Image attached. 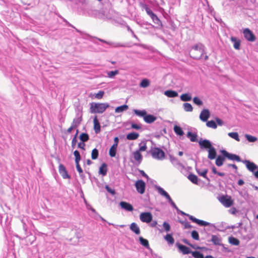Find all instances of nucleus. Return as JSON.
<instances>
[{"instance_id":"nucleus-1","label":"nucleus","mask_w":258,"mask_h":258,"mask_svg":"<svg viewBox=\"0 0 258 258\" xmlns=\"http://www.w3.org/2000/svg\"><path fill=\"white\" fill-rule=\"evenodd\" d=\"M199 145L201 150H206L208 152V158L209 159L213 160L218 156L216 149L210 140L201 138L199 141Z\"/></svg>"},{"instance_id":"nucleus-2","label":"nucleus","mask_w":258,"mask_h":258,"mask_svg":"<svg viewBox=\"0 0 258 258\" xmlns=\"http://www.w3.org/2000/svg\"><path fill=\"white\" fill-rule=\"evenodd\" d=\"M206 48L204 44L199 42L191 47L190 57L195 60L201 59L206 54Z\"/></svg>"},{"instance_id":"nucleus-3","label":"nucleus","mask_w":258,"mask_h":258,"mask_svg":"<svg viewBox=\"0 0 258 258\" xmlns=\"http://www.w3.org/2000/svg\"><path fill=\"white\" fill-rule=\"evenodd\" d=\"M110 106L108 103L91 102L90 103L91 113H102Z\"/></svg>"},{"instance_id":"nucleus-4","label":"nucleus","mask_w":258,"mask_h":258,"mask_svg":"<svg viewBox=\"0 0 258 258\" xmlns=\"http://www.w3.org/2000/svg\"><path fill=\"white\" fill-rule=\"evenodd\" d=\"M177 211V213L178 214H180L182 216H186L188 217L189 219L191 220L192 222L195 223L199 225L200 226H207L208 225L211 224L210 223L205 221L202 220H200L199 219L196 218L193 216L190 215L188 214H186L185 212L182 211L181 210H179L178 208L176 210Z\"/></svg>"},{"instance_id":"nucleus-5","label":"nucleus","mask_w":258,"mask_h":258,"mask_svg":"<svg viewBox=\"0 0 258 258\" xmlns=\"http://www.w3.org/2000/svg\"><path fill=\"white\" fill-rule=\"evenodd\" d=\"M150 153L152 157L154 159L162 160L165 157V153L164 151L158 147H152L149 150Z\"/></svg>"},{"instance_id":"nucleus-6","label":"nucleus","mask_w":258,"mask_h":258,"mask_svg":"<svg viewBox=\"0 0 258 258\" xmlns=\"http://www.w3.org/2000/svg\"><path fill=\"white\" fill-rule=\"evenodd\" d=\"M82 107L80 106H78L76 109V116L74 119L72 123V125L70 127H69L68 129H76L79 125L80 124L82 121Z\"/></svg>"},{"instance_id":"nucleus-7","label":"nucleus","mask_w":258,"mask_h":258,"mask_svg":"<svg viewBox=\"0 0 258 258\" xmlns=\"http://www.w3.org/2000/svg\"><path fill=\"white\" fill-rule=\"evenodd\" d=\"M219 201L226 208H229L233 206L234 201L230 196L222 195L218 198Z\"/></svg>"},{"instance_id":"nucleus-8","label":"nucleus","mask_w":258,"mask_h":258,"mask_svg":"<svg viewBox=\"0 0 258 258\" xmlns=\"http://www.w3.org/2000/svg\"><path fill=\"white\" fill-rule=\"evenodd\" d=\"M96 39H97L100 42L105 43V44L109 45L110 46L114 47V48L128 47L130 46V45H128V44L127 43H121L120 42L107 41L104 39L99 38H96Z\"/></svg>"},{"instance_id":"nucleus-9","label":"nucleus","mask_w":258,"mask_h":258,"mask_svg":"<svg viewBox=\"0 0 258 258\" xmlns=\"http://www.w3.org/2000/svg\"><path fill=\"white\" fill-rule=\"evenodd\" d=\"M243 34L245 39L249 42H254L256 40V36L253 32L249 28H244L243 30Z\"/></svg>"},{"instance_id":"nucleus-10","label":"nucleus","mask_w":258,"mask_h":258,"mask_svg":"<svg viewBox=\"0 0 258 258\" xmlns=\"http://www.w3.org/2000/svg\"><path fill=\"white\" fill-rule=\"evenodd\" d=\"M140 219L142 222L150 223L153 220V215L150 212H142L140 215Z\"/></svg>"},{"instance_id":"nucleus-11","label":"nucleus","mask_w":258,"mask_h":258,"mask_svg":"<svg viewBox=\"0 0 258 258\" xmlns=\"http://www.w3.org/2000/svg\"><path fill=\"white\" fill-rule=\"evenodd\" d=\"M92 15L94 16V17L98 18L99 19H110L111 17L109 16L104 10L98 11V10H93L92 11Z\"/></svg>"},{"instance_id":"nucleus-12","label":"nucleus","mask_w":258,"mask_h":258,"mask_svg":"<svg viewBox=\"0 0 258 258\" xmlns=\"http://www.w3.org/2000/svg\"><path fill=\"white\" fill-rule=\"evenodd\" d=\"M135 185L139 193L140 194H143L145 192L146 183L142 179L137 180L136 182Z\"/></svg>"},{"instance_id":"nucleus-13","label":"nucleus","mask_w":258,"mask_h":258,"mask_svg":"<svg viewBox=\"0 0 258 258\" xmlns=\"http://www.w3.org/2000/svg\"><path fill=\"white\" fill-rule=\"evenodd\" d=\"M220 152L221 154L218 155L215 158V164L218 167L222 166L226 159L225 153H224V149L221 150Z\"/></svg>"},{"instance_id":"nucleus-14","label":"nucleus","mask_w":258,"mask_h":258,"mask_svg":"<svg viewBox=\"0 0 258 258\" xmlns=\"http://www.w3.org/2000/svg\"><path fill=\"white\" fill-rule=\"evenodd\" d=\"M224 153H225V157L226 159H228L230 160L242 162L243 160H241L239 156L235 154L229 153L225 149H224Z\"/></svg>"},{"instance_id":"nucleus-15","label":"nucleus","mask_w":258,"mask_h":258,"mask_svg":"<svg viewBox=\"0 0 258 258\" xmlns=\"http://www.w3.org/2000/svg\"><path fill=\"white\" fill-rule=\"evenodd\" d=\"M208 226L214 227L215 229L219 231L224 232L226 230L230 229V226L227 225L226 223L224 222H222L220 223L217 224V225L216 226L214 224L211 223V224Z\"/></svg>"},{"instance_id":"nucleus-16","label":"nucleus","mask_w":258,"mask_h":258,"mask_svg":"<svg viewBox=\"0 0 258 258\" xmlns=\"http://www.w3.org/2000/svg\"><path fill=\"white\" fill-rule=\"evenodd\" d=\"M242 163L245 164L247 169L249 171L252 172V173H253L255 172V171L258 168V166L256 164L249 160H243Z\"/></svg>"},{"instance_id":"nucleus-17","label":"nucleus","mask_w":258,"mask_h":258,"mask_svg":"<svg viewBox=\"0 0 258 258\" xmlns=\"http://www.w3.org/2000/svg\"><path fill=\"white\" fill-rule=\"evenodd\" d=\"M58 172L63 179H71V175H69L66 167L63 164H59Z\"/></svg>"},{"instance_id":"nucleus-18","label":"nucleus","mask_w":258,"mask_h":258,"mask_svg":"<svg viewBox=\"0 0 258 258\" xmlns=\"http://www.w3.org/2000/svg\"><path fill=\"white\" fill-rule=\"evenodd\" d=\"M175 245L178 248L179 252H182L183 254H188L192 252V250L188 247L179 242H176Z\"/></svg>"},{"instance_id":"nucleus-19","label":"nucleus","mask_w":258,"mask_h":258,"mask_svg":"<svg viewBox=\"0 0 258 258\" xmlns=\"http://www.w3.org/2000/svg\"><path fill=\"white\" fill-rule=\"evenodd\" d=\"M210 116V112L208 109H204L201 112L200 114V119L206 122L208 120Z\"/></svg>"},{"instance_id":"nucleus-20","label":"nucleus","mask_w":258,"mask_h":258,"mask_svg":"<svg viewBox=\"0 0 258 258\" xmlns=\"http://www.w3.org/2000/svg\"><path fill=\"white\" fill-rule=\"evenodd\" d=\"M119 205L121 209L126 211L132 212L134 210L133 205L126 202L121 201L119 203Z\"/></svg>"},{"instance_id":"nucleus-21","label":"nucleus","mask_w":258,"mask_h":258,"mask_svg":"<svg viewBox=\"0 0 258 258\" xmlns=\"http://www.w3.org/2000/svg\"><path fill=\"white\" fill-rule=\"evenodd\" d=\"M196 170L200 176L205 178L208 182L210 181V178L207 175L208 172V169L206 168L201 170V169L196 167Z\"/></svg>"},{"instance_id":"nucleus-22","label":"nucleus","mask_w":258,"mask_h":258,"mask_svg":"<svg viewBox=\"0 0 258 258\" xmlns=\"http://www.w3.org/2000/svg\"><path fill=\"white\" fill-rule=\"evenodd\" d=\"M230 40L233 44V47L236 50H239L240 49L241 40L234 36H232Z\"/></svg>"},{"instance_id":"nucleus-23","label":"nucleus","mask_w":258,"mask_h":258,"mask_svg":"<svg viewBox=\"0 0 258 258\" xmlns=\"http://www.w3.org/2000/svg\"><path fill=\"white\" fill-rule=\"evenodd\" d=\"M144 120L147 123H151L153 122H154L156 119L157 117L156 116L151 114H148L147 112H146V114L144 116Z\"/></svg>"},{"instance_id":"nucleus-24","label":"nucleus","mask_w":258,"mask_h":258,"mask_svg":"<svg viewBox=\"0 0 258 258\" xmlns=\"http://www.w3.org/2000/svg\"><path fill=\"white\" fill-rule=\"evenodd\" d=\"M212 238L211 240H208V241L212 242L215 245L223 246V244L221 243V238L218 237L217 235H212Z\"/></svg>"},{"instance_id":"nucleus-25","label":"nucleus","mask_w":258,"mask_h":258,"mask_svg":"<svg viewBox=\"0 0 258 258\" xmlns=\"http://www.w3.org/2000/svg\"><path fill=\"white\" fill-rule=\"evenodd\" d=\"M187 178L194 184L199 185V182L201 181V179L198 178V177L194 174V173H190L188 176Z\"/></svg>"},{"instance_id":"nucleus-26","label":"nucleus","mask_w":258,"mask_h":258,"mask_svg":"<svg viewBox=\"0 0 258 258\" xmlns=\"http://www.w3.org/2000/svg\"><path fill=\"white\" fill-rule=\"evenodd\" d=\"M107 171V164L104 162L99 167L98 173L102 176H104L106 175Z\"/></svg>"},{"instance_id":"nucleus-27","label":"nucleus","mask_w":258,"mask_h":258,"mask_svg":"<svg viewBox=\"0 0 258 258\" xmlns=\"http://www.w3.org/2000/svg\"><path fill=\"white\" fill-rule=\"evenodd\" d=\"M134 159L137 162L138 165L140 164L143 160V156L140 151H136L133 152Z\"/></svg>"},{"instance_id":"nucleus-28","label":"nucleus","mask_w":258,"mask_h":258,"mask_svg":"<svg viewBox=\"0 0 258 258\" xmlns=\"http://www.w3.org/2000/svg\"><path fill=\"white\" fill-rule=\"evenodd\" d=\"M139 240L141 245L144 246L146 248L149 249L151 252H152V249L150 248L149 241L147 239L140 236L139 238Z\"/></svg>"},{"instance_id":"nucleus-29","label":"nucleus","mask_w":258,"mask_h":258,"mask_svg":"<svg viewBox=\"0 0 258 258\" xmlns=\"http://www.w3.org/2000/svg\"><path fill=\"white\" fill-rule=\"evenodd\" d=\"M164 94L169 98H175L178 96V94L177 91L171 89L165 91Z\"/></svg>"},{"instance_id":"nucleus-30","label":"nucleus","mask_w":258,"mask_h":258,"mask_svg":"<svg viewBox=\"0 0 258 258\" xmlns=\"http://www.w3.org/2000/svg\"><path fill=\"white\" fill-rule=\"evenodd\" d=\"M180 100L185 102L190 101L192 100L191 94L190 93H185L180 96Z\"/></svg>"},{"instance_id":"nucleus-31","label":"nucleus","mask_w":258,"mask_h":258,"mask_svg":"<svg viewBox=\"0 0 258 258\" xmlns=\"http://www.w3.org/2000/svg\"><path fill=\"white\" fill-rule=\"evenodd\" d=\"M187 137L189 139L190 141L192 142H198L199 140H198V135L197 133H193L191 132H188L186 135Z\"/></svg>"},{"instance_id":"nucleus-32","label":"nucleus","mask_w":258,"mask_h":258,"mask_svg":"<svg viewBox=\"0 0 258 258\" xmlns=\"http://www.w3.org/2000/svg\"><path fill=\"white\" fill-rule=\"evenodd\" d=\"M155 188L157 190L159 194L164 197L167 200L170 197L168 192L166 191L162 187L158 185H155Z\"/></svg>"},{"instance_id":"nucleus-33","label":"nucleus","mask_w":258,"mask_h":258,"mask_svg":"<svg viewBox=\"0 0 258 258\" xmlns=\"http://www.w3.org/2000/svg\"><path fill=\"white\" fill-rule=\"evenodd\" d=\"M155 188L157 190L159 194L164 197L167 200L170 197L168 192L166 191L162 187L158 185H155Z\"/></svg>"},{"instance_id":"nucleus-34","label":"nucleus","mask_w":258,"mask_h":258,"mask_svg":"<svg viewBox=\"0 0 258 258\" xmlns=\"http://www.w3.org/2000/svg\"><path fill=\"white\" fill-rule=\"evenodd\" d=\"M152 19L153 22L156 25H157V27H162V24L161 21L159 19L157 16L154 13H152L151 15L149 16Z\"/></svg>"},{"instance_id":"nucleus-35","label":"nucleus","mask_w":258,"mask_h":258,"mask_svg":"<svg viewBox=\"0 0 258 258\" xmlns=\"http://www.w3.org/2000/svg\"><path fill=\"white\" fill-rule=\"evenodd\" d=\"M131 230L137 235H139L141 233V230L137 223L133 222L130 225Z\"/></svg>"},{"instance_id":"nucleus-36","label":"nucleus","mask_w":258,"mask_h":258,"mask_svg":"<svg viewBox=\"0 0 258 258\" xmlns=\"http://www.w3.org/2000/svg\"><path fill=\"white\" fill-rule=\"evenodd\" d=\"M164 239L168 242L169 245H173L174 243V239L172 236V234L167 233L164 236Z\"/></svg>"},{"instance_id":"nucleus-37","label":"nucleus","mask_w":258,"mask_h":258,"mask_svg":"<svg viewBox=\"0 0 258 258\" xmlns=\"http://www.w3.org/2000/svg\"><path fill=\"white\" fill-rule=\"evenodd\" d=\"M135 114L138 116L144 118V116L146 114L147 111L145 109L139 110L134 109L133 110Z\"/></svg>"},{"instance_id":"nucleus-38","label":"nucleus","mask_w":258,"mask_h":258,"mask_svg":"<svg viewBox=\"0 0 258 258\" xmlns=\"http://www.w3.org/2000/svg\"><path fill=\"white\" fill-rule=\"evenodd\" d=\"M139 134L136 132H132L126 135V139L128 140H135L138 138Z\"/></svg>"},{"instance_id":"nucleus-39","label":"nucleus","mask_w":258,"mask_h":258,"mask_svg":"<svg viewBox=\"0 0 258 258\" xmlns=\"http://www.w3.org/2000/svg\"><path fill=\"white\" fill-rule=\"evenodd\" d=\"M228 241L230 244L235 246L239 245L240 243L239 239L232 236H231L228 238Z\"/></svg>"},{"instance_id":"nucleus-40","label":"nucleus","mask_w":258,"mask_h":258,"mask_svg":"<svg viewBox=\"0 0 258 258\" xmlns=\"http://www.w3.org/2000/svg\"><path fill=\"white\" fill-rule=\"evenodd\" d=\"M128 108V105H127L126 104H123L116 107L115 109V112L116 113H121L124 111H126Z\"/></svg>"},{"instance_id":"nucleus-41","label":"nucleus","mask_w":258,"mask_h":258,"mask_svg":"<svg viewBox=\"0 0 258 258\" xmlns=\"http://www.w3.org/2000/svg\"><path fill=\"white\" fill-rule=\"evenodd\" d=\"M117 147L115 145H112L109 150V155L111 157H114L116 156L117 152Z\"/></svg>"},{"instance_id":"nucleus-42","label":"nucleus","mask_w":258,"mask_h":258,"mask_svg":"<svg viewBox=\"0 0 258 258\" xmlns=\"http://www.w3.org/2000/svg\"><path fill=\"white\" fill-rule=\"evenodd\" d=\"M183 108L185 111L191 112L193 110V107L190 103L185 102L183 104Z\"/></svg>"},{"instance_id":"nucleus-43","label":"nucleus","mask_w":258,"mask_h":258,"mask_svg":"<svg viewBox=\"0 0 258 258\" xmlns=\"http://www.w3.org/2000/svg\"><path fill=\"white\" fill-rule=\"evenodd\" d=\"M150 84V81L147 79H143L141 80L140 83V86L142 88H147L149 86Z\"/></svg>"},{"instance_id":"nucleus-44","label":"nucleus","mask_w":258,"mask_h":258,"mask_svg":"<svg viewBox=\"0 0 258 258\" xmlns=\"http://www.w3.org/2000/svg\"><path fill=\"white\" fill-rule=\"evenodd\" d=\"M178 222L184 226V229L191 228L192 227V226L186 219L185 220H178Z\"/></svg>"},{"instance_id":"nucleus-45","label":"nucleus","mask_w":258,"mask_h":258,"mask_svg":"<svg viewBox=\"0 0 258 258\" xmlns=\"http://www.w3.org/2000/svg\"><path fill=\"white\" fill-rule=\"evenodd\" d=\"M193 103L198 106H201L203 105V101L198 96H195L193 98H192Z\"/></svg>"},{"instance_id":"nucleus-46","label":"nucleus","mask_w":258,"mask_h":258,"mask_svg":"<svg viewBox=\"0 0 258 258\" xmlns=\"http://www.w3.org/2000/svg\"><path fill=\"white\" fill-rule=\"evenodd\" d=\"M169 159L171 162L174 165H178L179 166H181V163L178 161V160L176 157L170 155Z\"/></svg>"},{"instance_id":"nucleus-47","label":"nucleus","mask_w":258,"mask_h":258,"mask_svg":"<svg viewBox=\"0 0 258 258\" xmlns=\"http://www.w3.org/2000/svg\"><path fill=\"white\" fill-rule=\"evenodd\" d=\"M79 139L84 143L87 142L89 139V136L87 133H81L79 136Z\"/></svg>"},{"instance_id":"nucleus-48","label":"nucleus","mask_w":258,"mask_h":258,"mask_svg":"<svg viewBox=\"0 0 258 258\" xmlns=\"http://www.w3.org/2000/svg\"><path fill=\"white\" fill-rule=\"evenodd\" d=\"M106 73L108 78L112 79L114 78L116 75H118L119 72L118 70H115L114 71H107Z\"/></svg>"},{"instance_id":"nucleus-49","label":"nucleus","mask_w":258,"mask_h":258,"mask_svg":"<svg viewBox=\"0 0 258 258\" xmlns=\"http://www.w3.org/2000/svg\"><path fill=\"white\" fill-rule=\"evenodd\" d=\"M244 137L246 140L249 143H254L257 141V138L256 137L248 134H245Z\"/></svg>"},{"instance_id":"nucleus-50","label":"nucleus","mask_w":258,"mask_h":258,"mask_svg":"<svg viewBox=\"0 0 258 258\" xmlns=\"http://www.w3.org/2000/svg\"><path fill=\"white\" fill-rule=\"evenodd\" d=\"M94 127L93 129H101V126L100 125L99 119L96 115L93 119Z\"/></svg>"},{"instance_id":"nucleus-51","label":"nucleus","mask_w":258,"mask_h":258,"mask_svg":"<svg viewBox=\"0 0 258 258\" xmlns=\"http://www.w3.org/2000/svg\"><path fill=\"white\" fill-rule=\"evenodd\" d=\"M192 254V256L195 258H204V254L200 251L196 250V251H192V252L191 253Z\"/></svg>"},{"instance_id":"nucleus-52","label":"nucleus","mask_w":258,"mask_h":258,"mask_svg":"<svg viewBox=\"0 0 258 258\" xmlns=\"http://www.w3.org/2000/svg\"><path fill=\"white\" fill-rule=\"evenodd\" d=\"M74 155L75 156V161L76 164L79 163V162L80 161V160L81 159V157L79 151L78 150H75L74 152Z\"/></svg>"},{"instance_id":"nucleus-53","label":"nucleus","mask_w":258,"mask_h":258,"mask_svg":"<svg viewBox=\"0 0 258 258\" xmlns=\"http://www.w3.org/2000/svg\"><path fill=\"white\" fill-rule=\"evenodd\" d=\"M99 151L96 148L92 150L91 152V158L92 160H96L98 158Z\"/></svg>"},{"instance_id":"nucleus-54","label":"nucleus","mask_w":258,"mask_h":258,"mask_svg":"<svg viewBox=\"0 0 258 258\" xmlns=\"http://www.w3.org/2000/svg\"><path fill=\"white\" fill-rule=\"evenodd\" d=\"M206 122V125L208 127L213 128H216V124L214 120H207Z\"/></svg>"},{"instance_id":"nucleus-55","label":"nucleus","mask_w":258,"mask_h":258,"mask_svg":"<svg viewBox=\"0 0 258 258\" xmlns=\"http://www.w3.org/2000/svg\"><path fill=\"white\" fill-rule=\"evenodd\" d=\"M104 93L105 92L104 91L100 90L98 93H94L93 96L96 99H101L103 98Z\"/></svg>"},{"instance_id":"nucleus-56","label":"nucleus","mask_w":258,"mask_h":258,"mask_svg":"<svg viewBox=\"0 0 258 258\" xmlns=\"http://www.w3.org/2000/svg\"><path fill=\"white\" fill-rule=\"evenodd\" d=\"M228 135L232 139H235L237 141H239V135L236 132H231L228 133Z\"/></svg>"},{"instance_id":"nucleus-57","label":"nucleus","mask_w":258,"mask_h":258,"mask_svg":"<svg viewBox=\"0 0 258 258\" xmlns=\"http://www.w3.org/2000/svg\"><path fill=\"white\" fill-rule=\"evenodd\" d=\"M191 236L194 240H199L200 239L199 233L195 230L191 232Z\"/></svg>"},{"instance_id":"nucleus-58","label":"nucleus","mask_w":258,"mask_h":258,"mask_svg":"<svg viewBox=\"0 0 258 258\" xmlns=\"http://www.w3.org/2000/svg\"><path fill=\"white\" fill-rule=\"evenodd\" d=\"M215 122L216 124V127H217V126H221L224 124V121L218 117H216L215 118Z\"/></svg>"},{"instance_id":"nucleus-59","label":"nucleus","mask_w":258,"mask_h":258,"mask_svg":"<svg viewBox=\"0 0 258 258\" xmlns=\"http://www.w3.org/2000/svg\"><path fill=\"white\" fill-rule=\"evenodd\" d=\"M79 130H76V133L75 134V135H74V138L72 140V147L73 148H74L76 145V143L77 142V137H78V133H79Z\"/></svg>"},{"instance_id":"nucleus-60","label":"nucleus","mask_w":258,"mask_h":258,"mask_svg":"<svg viewBox=\"0 0 258 258\" xmlns=\"http://www.w3.org/2000/svg\"><path fill=\"white\" fill-rule=\"evenodd\" d=\"M129 124L131 125V129H142V124L140 123L130 122Z\"/></svg>"},{"instance_id":"nucleus-61","label":"nucleus","mask_w":258,"mask_h":258,"mask_svg":"<svg viewBox=\"0 0 258 258\" xmlns=\"http://www.w3.org/2000/svg\"><path fill=\"white\" fill-rule=\"evenodd\" d=\"M163 227L164 230L166 232H168L170 231L171 226H170V224L166 221H165L163 222Z\"/></svg>"},{"instance_id":"nucleus-62","label":"nucleus","mask_w":258,"mask_h":258,"mask_svg":"<svg viewBox=\"0 0 258 258\" xmlns=\"http://www.w3.org/2000/svg\"><path fill=\"white\" fill-rule=\"evenodd\" d=\"M139 149L138 151H140V152L145 151L147 149V146L145 142H142L139 144Z\"/></svg>"},{"instance_id":"nucleus-63","label":"nucleus","mask_w":258,"mask_h":258,"mask_svg":"<svg viewBox=\"0 0 258 258\" xmlns=\"http://www.w3.org/2000/svg\"><path fill=\"white\" fill-rule=\"evenodd\" d=\"M105 189L107 191V192H108L112 195H114L116 194L115 190L114 189H112V188H111L108 185H105Z\"/></svg>"},{"instance_id":"nucleus-64","label":"nucleus","mask_w":258,"mask_h":258,"mask_svg":"<svg viewBox=\"0 0 258 258\" xmlns=\"http://www.w3.org/2000/svg\"><path fill=\"white\" fill-rule=\"evenodd\" d=\"M167 200L168 203L170 204V205L173 208L175 209V210H176L178 208V207L176 206V204L173 201L171 197L167 199Z\"/></svg>"}]
</instances>
